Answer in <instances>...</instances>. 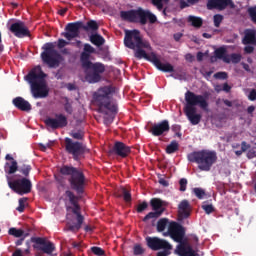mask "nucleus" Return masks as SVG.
Instances as JSON below:
<instances>
[{
	"label": "nucleus",
	"mask_w": 256,
	"mask_h": 256,
	"mask_svg": "<svg viewBox=\"0 0 256 256\" xmlns=\"http://www.w3.org/2000/svg\"><path fill=\"white\" fill-rule=\"evenodd\" d=\"M96 53V50L91 44L85 43L83 51L80 54V63L85 71V79L88 83H99L101 75L105 73V64L101 62H91V55Z\"/></svg>",
	"instance_id": "nucleus-1"
},
{
	"label": "nucleus",
	"mask_w": 256,
	"mask_h": 256,
	"mask_svg": "<svg viewBox=\"0 0 256 256\" xmlns=\"http://www.w3.org/2000/svg\"><path fill=\"white\" fill-rule=\"evenodd\" d=\"M184 99L186 105L184 107V113L191 125H199L201 123V114H197V108L200 107L203 111L209 109V94L205 93L204 95L196 94L191 90L186 91L184 94Z\"/></svg>",
	"instance_id": "nucleus-2"
},
{
	"label": "nucleus",
	"mask_w": 256,
	"mask_h": 256,
	"mask_svg": "<svg viewBox=\"0 0 256 256\" xmlns=\"http://www.w3.org/2000/svg\"><path fill=\"white\" fill-rule=\"evenodd\" d=\"M47 74L43 72L41 66L34 67L25 77L30 84L31 94L34 99H45L49 97V87L45 78Z\"/></svg>",
	"instance_id": "nucleus-3"
},
{
	"label": "nucleus",
	"mask_w": 256,
	"mask_h": 256,
	"mask_svg": "<svg viewBox=\"0 0 256 256\" xmlns=\"http://www.w3.org/2000/svg\"><path fill=\"white\" fill-rule=\"evenodd\" d=\"M115 89L111 86H104L93 94L95 105L98 107V113L107 115V111L117 114V102L113 100Z\"/></svg>",
	"instance_id": "nucleus-4"
},
{
	"label": "nucleus",
	"mask_w": 256,
	"mask_h": 256,
	"mask_svg": "<svg viewBox=\"0 0 256 256\" xmlns=\"http://www.w3.org/2000/svg\"><path fill=\"white\" fill-rule=\"evenodd\" d=\"M65 197L68 199L70 205L73 207L69 208L72 209L73 215L68 217V221L66 223V227L64 231H71L72 233H78V231L83 227V223L85 221V217L81 214V206H79V197L73 193L71 190L65 191Z\"/></svg>",
	"instance_id": "nucleus-5"
},
{
	"label": "nucleus",
	"mask_w": 256,
	"mask_h": 256,
	"mask_svg": "<svg viewBox=\"0 0 256 256\" xmlns=\"http://www.w3.org/2000/svg\"><path fill=\"white\" fill-rule=\"evenodd\" d=\"M60 173L61 175L69 177L68 183H70L71 189L75 191L77 195H83L85 193L87 178L85 177L83 170L73 166L63 165L60 168Z\"/></svg>",
	"instance_id": "nucleus-6"
},
{
	"label": "nucleus",
	"mask_w": 256,
	"mask_h": 256,
	"mask_svg": "<svg viewBox=\"0 0 256 256\" xmlns=\"http://www.w3.org/2000/svg\"><path fill=\"white\" fill-rule=\"evenodd\" d=\"M190 163H197L200 171H211V168L217 163V152L213 150L194 151L187 155Z\"/></svg>",
	"instance_id": "nucleus-7"
},
{
	"label": "nucleus",
	"mask_w": 256,
	"mask_h": 256,
	"mask_svg": "<svg viewBox=\"0 0 256 256\" xmlns=\"http://www.w3.org/2000/svg\"><path fill=\"white\" fill-rule=\"evenodd\" d=\"M120 17L122 21H128V23H140V25H147V21L151 25L157 23V16L151 11L143 8L121 11Z\"/></svg>",
	"instance_id": "nucleus-8"
},
{
	"label": "nucleus",
	"mask_w": 256,
	"mask_h": 256,
	"mask_svg": "<svg viewBox=\"0 0 256 256\" xmlns=\"http://www.w3.org/2000/svg\"><path fill=\"white\" fill-rule=\"evenodd\" d=\"M80 29H83L86 32L99 31V24H97V21L95 20H89L86 25L82 21L71 22L66 25V32H62L61 36L65 37L67 41H72V39H76V37H79L81 33Z\"/></svg>",
	"instance_id": "nucleus-9"
},
{
	"label": "nucleus",
	"mask_w": 256,
	"mask_h": 256,
	"mask_svg": "<svg viewBox=\"0 0 256 256\" xmlns=\"http://www.w3.org/2000/svg\"><path fill=\"white\" fill-rule=\"evenodd\" d=\"M134 57H136V59H146V61H150V63H153L156 69L162 71V73H175V67H173L171 63H161V60L158 59L155 52L147 54L142 48H137Z\"/></svg>",
	"instance_id": "nucleus-10"
},
{
	"label": "nucleus",
	"mask_w": 256,
	"mask_h": 256,
	"mask_svg": "<svg viewBox=\"0 0 256 256\" xmlns=\"http://www.w3.org/2000/svg\"><path fill=\"white\" fill-rule=\"evenodd\" d=\"M124 45L125 47H128V49H151V44L147 41H143L141 32L137 29L126 30Z\"/></svg>",
	"instance_id": "nucleus-11"
},
{
	"label": "nucleus",
	"mask_w": 256,
	"mask_h": 256,
	"mask_svg": "<svg viewBox=\"0 0 256 256\" xmlns=\"http://www.w3.org/2000/svg\"><path fill=\"white\" fill-rule=\"evenodd\" d=\"M44 51L41 53V59L43 63L48 65L50 69H55V67H59L61 59V54L55 49V45L51 42L46 43L43 46Z\"/></svg>",
	"instance_id": "nucleus-12"
},
{
	"label": "nucleus",
	"mask_w": 256,
	"mask_h": 256,
	"mask_svg": "<svg viewBox=\"0 0 256 256\" xmlns=\"http://www.w3.org/2000/svg\"><path fill=\"white\" fill-rule=\"evenodd\" d=\"M64 143L66 153L72 155L74 161H81V159L85 157V153L89 152L83 143L79 141H73V139L69 137L65 138Z\"/></svg>",
	"instance_id": "nucleus-13"
},
{
	"label": "nucleus",
	"mask_w": 256,
	"mask_h": 256,
	"mask_svg": "<svg viewBox=\"0 0 256 256\" xmlns=\"http://www.w3.org/2000/svg\"><path fill=\"white\" fill-rule=\"evenodd\" d=\"M8 187L17 193L18 195H27L33 189V184L31 180L27 178H20L17 180H11V177L7 176Z\"/></svg>",
	"instance_id": "nucleus-14"
},
{
	"label": "nucleus",
	"mask_w": 256,
	"mask_h": 256,
	"mask_svg": "<svg viewBox=\"0 0 256 256\" xmlns=\"http://www.w3.org/2000/svg\"><path fill=\"white\" fill-rule=\"evenodd\" d=\"M31 242L35 243L33 248L37 251H42L45 255L57 256V254L54 253L57 251V247H55L53 242L41 237H32Z\"/></svg>",
	"instance_id": "nucleus-15"
},
{
	"label": "nucleus",
	"mask_w": 256,
	"mask_h": 256,
	"mask_svg": "<svg viewBox=\"0 0 256 256\" xmlns=\"http://www.w3.org/2000/svg\"><path fill=\"white\" fill-rule=\"evenodd\" d=\"M163 236L171 237V239L175 241V243L181 242L182 239H185V228L181 224L172 221L169 223L168 230L167 232L163 233Z\"/></svg>",
	"instance_id": "nucleus-16"
},
{
	"label": "nucleus",
	"mask_w": 256,
	"mask_h": 256,
	"mask_svg": "<svg viewBox=\"0 0 256 256\" xmlns=\"http://www.w3.org/2000/svg\"><path fill=\"white\" fill-rule=\"evenodd\" d=\"M9 31L12 32L15 37H18V39H23V37H31L29 28L27 25H25V22L21 20L12 23L9 27Z\"/></svg>",
	"instance_id": "nucleus-17"
},
{
	"label": "nucleus",
	"mask_w": 256,
	"mask_h": 256,
	"mask_svg": "<svg viewBox=\"0 0 256 256\" xmlns=\"http://www.w3.org/2000/svg\"><path fill=\"white\" fill-rule=\"evenodd\" d=\"M44 123L51 129H63L68 125L67 117L63 114H55V118L48 117Z\"/></svg>",
	"instance_id": "nucleus-18"
},
{
	"label": "nucleus",
	"mask_w": 256,
	"mask_h": 256,
	"mask_svg": "<svg viewBox=\"0 0 256 256\" xmlns=\"http://www.w3.org/2000/svg\"><path fill=\"white\" fill-rule=\"evenodd\" d=\"M146 244L152 251H161L162 249H167L171 243L165 239L159 237H146Z\"/></svg>",
	"instance_id": "nucleus-19"
},
{
	"label": "nucleus",
	"mask_w": 256,
	"mask_h": 256,
	"mask_svg": "<svg viewBox=\"0 0 256 256\" xmlns=\"http://www.w3.org/2000/svg\"><path fill=\"white\" fill-rule=\"evenodd\" d=\"M171 130V126H169V120H163L160 123L154 124L149 133H151L154 137H161V135H167Z\"/></svg>",
	"instance_id": "nucleus-20"
},
{
	"label": "nucleus",
	"mask_w": 256,
	"mask_h": 256,
	"mask_svg": "<svg viewBox=\"0 0 256 256\" xmlns=\"http://www.w3.org/2000/svg\"><path fill=\"white\" fill-rule=\"evenodd\" d=\"M235 7L233 0H208L207 9H219V11H223L227 9V7Z\"/></svg>",
	"instance_id": "nucleus-21"
},
{
	"label": "nucleus",
	"mask_w": 256,
	"mask_h": 256,
	"mask_svg": "<svg viewBox=\"0 0 256 256\" xmlns=\"http://www.w3.org/2000/svg\"><path fill=\"white\" fill-rule=\"evenodd\" d=\"M112 153L118 157H122V159H125V157H129V154L131 153V147L127 146L123 142H115L112 148Z\"/></svg>",
	"instance_id": "nucleus-22"
},
{
	"label": "nucleus",
	"mask_w": 256,
	"mask_h": 256,
	"mask_svg": "<svg viewBox=\"0 0 256 256\" xmlns=\"http://www.w3.org/2000/svg\"><path fill=\"white\" fill-rule=\"evenodd\" d=\"M12 103L16 109H19V111H24L25 113H29L33 109L31 103L21 96L14 98Z\"/></svg>",
	"instance_id": "nucleus-23"
},
{
	"label": "nucleus",
	"mask_w": 256,
	"mask_h": 256,
	"mask_svg": "<svg viewBox=\"0 0 256 256\" xmlns=\"http://www.w3.org/2000/svg\"><path fill=\"white\" fill-rule=\"evenodd\" d=\"M243 45L256 46V32L253 29H246L244 31V37L242 39Z\"/></svg>",
	"instance_id": "nucleus-24"
},
{
	"label": "nucleus",
	"mask_w": 256,
	"mask_h": 256,
	"mask_svg": "<svg viewBox=\"0 0 256 256\" xmlns=\"http://www.w3.org/2000/svg\"><path fill=\"white\" fill-rule=\"evenodd\" d=\"M177 253L180 256H199V253L193 249L191 244H188L187 246L178 245Z\"/></svg>",
	"instance_id": "nucleus-25"
},
{
	"label": "nucleus",
	"mask_w": 256,
	"mask_h": 256,
	"mask_svg": "<svg viewBox=\"0 0 256 256\" xmlns=\"http://www.w3.org/2000/svg\"><path fill=\"white\" fill-rule=\"evenodd\" d=\"M178 213L181 219H188L191 216V211H189V201L182 200L178 205Z\"/></svg>",
	"instance_id": "nucleus-26"
},
{
	"label": "nucleus",
	"mask_w": 256,
	"mask_h": 256,
	"mask_svg": "<svg viewBox=\"0 0 256 256\" xmlns=\"http://www.w3.org/2000/svg\"><path fill=\"white\" fill-rule=\"evenodd\" d=\"M150 206L152 207V211H162V213H165L167 202L161 200V198H152L150 200Z\"/></svg>",
	"instance_id": "nucleus-27"
},
{
	"label": "nucleus",
	"mask_w": 256,
	"mask_h": 256,
	"mask_svg": "<svg viewBox=\"0 0 256 256\" xmlns=\"http://www.w3.org/2000/svg\"><path fill=\"white\" fill-rule=\"evenodd\" d=\"M214 53L217 59H222L224 63H231V59L227 55V49H225V47L217 48Z\"/></svg>",
	"instance_id": "nucleus-28"
},
{
	"label": "nucleus",
	"mask_w": 256,
	"mask_h": 256,
	"mask_svg": "<svg viewBox=\"0 0 256 256\" xmlns=\"http://www.w3.org/2000/svg\"><path fill=\"white\" fill-rule=\"evenodd\" d=\"M90 42L93 45H96V47H101L103 45H105V38H103V36H101V34H92L90 35Z\"/></svg>",
	"instance_id": "nucleus-29"
},
{
	"label": "nucleus",
	"mask_w": 256,
	"mask_h": 256,
	"mask_svg": "<svg viewBox=\"0 0 256 256\" xmlns=\"http://www.w3.org/2000/svg\"><path fill=\"white\" fill-rule=\"evenodd\" d=\"M188 23L195 27V29H201L203 27V18L197 16H188Z\"/></svg>",
	"instance_id": "nucleus-30"
},
{
	"label": "nucleus",
	"mask_w": 256,
	"mask_h": 256,
	"mask_svg": "<svg viewBox=\"0 0 256 256\" xmlns=\"http://www.w3.org/2000/svg\"><path fill=\"white\" fill-rule=\"evenodd\" d=\"M27 248L23 251L21 248H16L15 251L12 253V256H24L31 254V242L28 240L26 241Z\"/></svg>",
	"instance_id": "nucleus-31"
},
{
	"label": "nucleus",
	"mask_w": 256,
	"mask_h": 256,
	"mask_svg": "<svg viewBox=\"0 0 256 256\" xmlns=\"http://www.w3.org/2000/svg\"><path fill=\"white\" fill-rule=\"evenodd\" d=\"M169 220L167 218H161L157 222V231L158 233H163L167 227H169Z\"/></svg>",
	"instance_id": "nucleus-32"
},
{
	"label": "nucleus",
	"mask_w": 256,
	"mask_h": 256,
	"mask_svg": "<svg viewBox=\"0 0 256 256\" xmlns=\"http://www.w3.org/2000/svg\"><path fill=\"white\" fill-rule=\"evenodd\" d=\"M179 151V142L176 140L172 141L167 147H166V153L168 155H173V153H177Z\"/></svg>",
	"instance_id": "nucleus-33"
},
{
	"label": "nucleus",
	"mask_w": 256,
	"mask_h": 256,
	"mask_svg": "<svg viewBox=\"0 0 256 256\" xmlns=\"http://www.w3.org/2000/svg\"><path fill=\"white\" fill-rule=\"evenodd\" d=\"M25 231L23 229H17L15 227H12L8 230V235H12V237H16L17 239L21 237H25Z\"/></svg>",
	"instance_id": "nucleus-34"
},
{
	"label": "nucleus",
	"mask_w": 256,
	"mask_h": 256,
	"mask_svg": "<svg viewBox=\"0 0 256 256\" xmlns=\"http://www.w3.org/2000/svg\"><path fill=\"white\" fill-rule=\"evenodd\" d=\"M163 215V210L160 211H154V212H149L144 218L143 221H149V219H157Z\"/></svg>",
	"instance_id": "nucleus-35"
},
{
	"label": "nucleus",
	"mask_w": 256,
	"mask_h": 256,
	"mask_svg": "<svg viewBox=\"0 0 256 256\" xmlns=\"http://www.w3.org/2000/svg\"><path fill=\"white\" fill-rule=\"evenodd\" d=\"M18 169H19V166L17 165V161L13 160L11 165L8 168L5 167V172L8 175H13L14 173H17Z\"/></svg>",
	"instance_id": "nucleus-36"
},
{
	"label": "nucleus",
	"mask_w": 256,
	"mask_h": 256,
	"mask_svg": "<svg viewBox=\"0 0 256 256\" xmlns=\"http://www.w3.org/2000/svg\"><path fill=\"white\" fill-rule=\"evenodd\" d=\"M173 246L171 244L168 245V248H162V251L157 252L156 256H169L171 255V251Z\"/></svg>",
	"instance_id": "nucleus-37"
},
{
	"label": "nucleus",
	"mask_w": 256,
	"mask_h": 256,
	"mask_svg": "<svg viewBox=\"0 0 256 256\" xmlns=\"http://www.w3.org/2000/svg\"><path fill=\"white\" fill-rule=\"evenodd\" d=\"M193 193L197 197V199H205V195H207L203 188H194Z\"/></svg>",
	"instance_id": "nucleus-38"
},
{
	"label": "nucleus",
	"mask_w": 256,
	"mask_h": 256,
	"mask_svg": "<svg viewBox=\"0 0 256 256\" xmlns=\"http://www.w3.org/2000/svg\"><path fill=\"white\" fill-rule=\"evenodd\" d=\"M31 165H27V164H23L20 167V173H22V175H24V177H29V173H31Z\"/></svg>",
	"instance_id": "nucleus-39"
},
{
	"label": "nucleus",
	"mask_w": 256,
	"mask_h": 256,
	"mask_svg": "<svg viewBox=\"0 0 256 256\" xmlns=\"http://www.w3.org/2000/svg\"><path fill=\"white\" fill-rule=\"evenodd\" d=\"M133 253L135 256L144 255L145 249L140 244H136L133 247Z\"/></svg>",
	"instance_id": "nucleus-40"
},
{
	"label": "nucleus",
	"mask_w": 256,
	"mask_h": 256,
	"mask_svg": "<svg viewBox=\"0 0 256 256\" xmlns=\"http://www.w3.org/2000/svg\"><path fill=\"white\" fill-rule=\"evenodd\" d=\"M203 211H205L206 215H211V213H214L215 207H213V204H204L202 205Z\"/></svg>",
	"instance_id": "nucleus-41"
},
{
	"label": "nucleus",
	"mask_w": 256,
	"mask_h": 256,
	"mask_svg": "<svg viewBox=\"0 0 256 256\" xmlns=\"http://www.w3.org/2000/svg\"><path fill=\"white\" fill-rule=\"evenodd\" d=\"M91 251L94 255L105 256V250H103L101 247L93 246Z\"/></svg>",
	"instance_id": "nucleus-42"
},
{
	"label": "nucleus",
	"mask_w": 256,
	"mask_h": 256,
	"mask_svg": "<svg viewBox=\"0 0 256 256\" xmlns=\"http://www.w3.org/2000/svg\"><path fill=\"white\" fill-rule=\"evenodd\" d=\"M214 27H220L221 23H223V15L215 14L214 17Z\"/></svg>",
	"instance_id": "nucleus-43"
},
{
	"label": "nucleus",
	"mask_w": 256,
	"mask_h": 256,
	"mask_svg": "<svg viewBox=\"0 0 256 256\" xmlns=\"http://www.w3.org/2000/svg\"><path fill=\"white\" fill-rule=\"evenodd\" d=\"M122 195H123V199L126 203H131V192H129V190H127L126 188L122 189Z\"/></svg>",
	"instance_id": "nucleus-44"
},
{
	"label": "nucleus",
	"mask_w": 256,
	"mask_h": 256,
	"mask_svg": "<svg viewBox=\"0 0 256 256\" xmlns=\"http://www.w3.org/2000/svg\"><path fill=\"white\" fill-rule=\"evenodd\" d=\"M248 14L249 17L251 18V21L256 23V5L254 7L248 8Z\"/></svg>",
	"instance_id": "nucleus-45"
},
{
	"label": "nucleus",
	"mask_w": 256,
	"mask_h": 256,
	"mask_svg": "<svg viewBox=\"0 0 256 256\" xmlns=\"http://www.w3.org/2000/svg\"><path fill=\"white\" fill-rule=\"evenodd\" d=\"M70 135L71 137H73V139H77L78 141H81L85 136V134L81 130H78L77 132H72Z\"/></svg>",
	"instance_id": "nucleus-46"
},
{
	"label": "nucleus",
	"mask_w": 256,
	"mask_h": 256,
	"mask_svg": "<svg viewBox=\"0 0 256 256\" xmlns=\"http://www.w3.org/2000/svg\"><path fill=\"white\" fill-rule=\"evenodd\" d=\"M26 201H27V198L19 199V206L16 208V210H18L19 213H23L25 211V202Z\"/></svg>",
	"instance_id": "nucleus-47"
},
{
	"label": "nucleus",
	"mask_w": 256,
	"mask_h": 256,
	"mask_svg": "<svg viewBox=\"0 0 256 256\" xmlns=\"http://www.w3.org/2000/svg\"><path fill=\"white\" fill-rule=\"evenodd\" d=\"M179 185H180L179 191L181 192L187 191V178L180 179Z\"/></svg>",
	"instance_id": "nucleus-48"
},
{
	"label": "nucleus",
	"mask_w": 256,
	"mask_h": 256,
	"mask_svg": "<svg viewBox=\"0 0 256 256\" xmlns=\"http://www.w3.org/2000/svg\"><path fill=\"white\" fill-rule=\"evenodd\" d=\"M232 63H240L241 62V54L233 53L229 57Z\"/></svg>",
	"instance_id": "nucleus-49"
},
{
	"label": "nucleus",
	"mask_w": 256,
	"mask_h": 256,
	"mask_svg": "<svg viewBox=\"0 0 256 256\" xmlns=\"http://www.w3.org/2000/svg\"><path fill=\"white\" fill-rule=\"evenodd\" d=\"M147 207H149V204L144 201V202L138 204L136 211H137V213H143V211H145V209H147Z\"/></svg>",
	"instance_id": "nucleus-50"
},
{
	"label": "nucleus",
	"mask_w": 256,
	"mask_h": 256,
	"mask_svg": "<svg viewBox=\"0 0 256 256\" xmlns=\"http://www.w3.org/2000/svg\"><path fill=\"white\" fill-rule=\"evenodd\" d=\"M152 5H154V7H157L158 11L163 10V0H152Z\"/></svg>",
	"instance_id": "nucleus-51"
},
{
	"label": "nucleus",
	"mask_w": 256,
	"mask_h": 256,
	"mask_svg": "<svg viewBox=\"0 0 256 256\" xmlns=\"http://www.w3.org/2000/svg\"><path fill=\"white\" fill-rule=\"evenodd\" d=\"M67 45H71V43L67 42L62 38L58 39V44H57L58 49H63V47H67Z\"/></svg>",
	"instance_id": "nucleus-52"
},
{
	"label": "nucleus",
	"mask_w": 256,
	"mask_h": 256,
	"mask_svg": "<svg viewBox=\"0 0 256 256\" xmlns=\"http://www.w3.org/2000/svg\"><path fill=\"white\" fill-rule=\"evenodd\" d=\"M64 110L66 111V113H68V115H71L73 113V106L71 105V103L66 102L64 104Z\"/></svg>",
	"instance_id": "nucleus-53"
},
{
	"label": "nucleus",
	"mask_w": 256,
	"mask_h": 256,
	"mask_svg": "<svg viewBox=\"0 0 256 256\" xmlns=\"http://www.w3.org/2000/svg\"><path fill=\"white\" fill-rule=\"evenodd\" d=\"M253 51H255V46H253L251 44H247L244 47V52L247 53L248 55H251V53H253Z\"/></svg>",
	"instance_id": "nucleus-54"
},
{
	"label": "nucleus",
	"mask_w": 256,
	"mask_h": 256,
	"mask_svg": "<svg viewBox=\"0 0 256 256\" xmlns=\"http://www.w3.org/2000/svg\"><path fill=\"white\" fill-rule=\"evenodd\" d=\"M256 157V148H252L247 152L248 159H255Z\"/></svg>",
	"instance_id": "nucleus-55"
},
{
	"label": "nucleus",
	"mask_w": 256,
	"mask_h": 256,
	"mask_svg": "<svg viewBox=\"0 0 256 256\" xmlns=\"http://www.w3.org/2000/svg\"><path fill=\"white\" fill-rule=\"evenodd\" d=\"M215 79H227V73L226 72H217L214 74Z\"/></svg>",
	"instance_id": "nucleus-56"
},
{
	"label": "nucleus",
	"mask_w": 256,
	"mask_h": 256,
	"mask_svg": "<svg viewBox=\"0 0 256 256\" xmlns=\"http://www.w3.org/2000/svg\"><path fill=\"white\" fill-rule=\"evenodd\" d=\"M28 235H29V233H26L24 236H22L20 239H18L15 242L16 247H19V246L23 245V241H25V239H27Z\"/></svg>",
	"instance_id": "nucleus-57"
},
{
	"label": "nucleus",
	"mask_w": 256,
	"mask_h": 256,
	"mask_svg": "<svg viewBox=\"0 0 256 256\" xmlns=\"http://www.w3.org/2000/svg\"><path fill=\"white\" fill-rule=\"evenodd\" d=\"M249 101H256V90L252 89L248 95Z\"/></svg>",
	"instance_id": "nucleus-58"
},
{
	"label": "nucleus",
	"mask_w": 256,
	"mask_h": 256,
	"mask_svg": "<svg viewBox=\"0 0 256 256\" xmlns=\"http://www.w3.org/2000/svg\"><path fill=\"white\" fill-rule=\"evenodd\" d=\"M248 149H251V144H248L247 142L243 141L241 143V150L245 153Z\"/></svg>",
	"instance_id": "nucleus-59"
},
{
	"label": "nucleus",
	"mask_w": 256,
	"mask_h": 256,
	"mask_svg": "<svg viewBox=\"0 0 256 256\" xmlns=\"http://www.w3.org/2000/svg\"><path fill=\"white\" fill-rule=\"evenodd\" d=\"M114 117L111 116H105L104 117V125H111L113 123Z\"/></svg>",
	"instance_id": "nucleus-60"
},
{
	"label": "nucleus",
	"mask_w": 256,
	"mask_h": 256,
	"mask_svg": "<svg viewBox=\"0 0 256 256\" xmlns=\"http://www.w3.org/2000/svg\"><path fill=\"white\" fill-rule=\"evenodd\" d=\"M171 130L173 131V133H179L181 131V125L174 124L172 125Z\"/></svg>",
	"instance_id": "nucleus-61"
},
{
	"label": "nucleus",
	"mask_w": 256,
	"mask_h": 256,
	"mask_svg": "<svg viewBox=\"0 0 256 256\" xmlns=\"http://www.w3.org/2000/svg\"><path fill=\"white\" fill-rule=\"evenodd\" d=\"M158 183H160V185H162V187H169V182L167 180H165V178H160Z\"/></svg>",
	"instance_id": "nucleus-62"
},
{
	"label": "nucleus",
	"mask_w": 256,
	"mask_h": 256,
	"mask_svg": "<svg viewBox=\"0 0 256 256\" xmlns=\"http://www.w3.org/2000/svg\"><path fill=\"white\" fill-rule=\"evenodd\" d=\"M186 7H189V3L185 0H180V8L186 9Z\"/></svg>",
	"instance_id": "nucleus-63"
},
{
	"label": "nucleus",
	"mask_w": 256,
	"mask_h": 256,
	"mask_svg": "<svg viewBox=\"0 0 256 256\" xmlns=\"http://www.w3.org/2000/svg\"><path fill=\"white\" fill-rule=\"evenodd\" d=\"M222 89L226 92L229 93V91H231V86H229V84L224 83Z\"/></svg>",
	"instance_id": "nucleus-64"
}]
</instances>
